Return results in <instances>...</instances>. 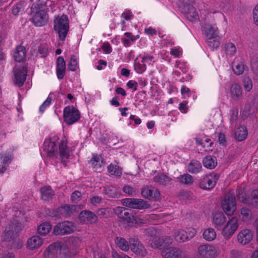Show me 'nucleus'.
Returning <instances> with one entry per match:
<instances>
[{
	"mask_svg": "<svg viewBox=\"0 0 258 258\" xmlns=\"http://www.w3.org/2000/svg\"><path fill=\"white\" fill-rule=\"evenodd\" d=\"M54 29L58 34L59 39L63 41L69 30V22L68 17L62 15L54 20Z\"/></svg>",
	"mask_w": 258,
	"mask_h": 258,
	"instance_id": "nucleus-1",
	"label": "nucleus"
},
{
	"mask_svg": "<svg viewBox=\"0 0 258 258\" xmlns=\"http://www.w3.org/2000/svg\"><path fill=\"white\" fill-rule=\"evenodd\" d=\"M222 207L227 215H232L236 209L235 196L234 191L230 190L226 193L221 202Z\"/></svg>",
	"mask_w": 258,
	"mask_h": 258,
	"instance_id": "nucleus-2",
	"label": "nucleus"
},
{
	"mask_svg": "<svg viewBox=\"0 0 258 258\" xmlns=\"http://www.w3.org/2000/svg\"><path fill=\"white\" fill-rule=\"evenodd\" d=\"M76 229L72 222L65 221L58 223L54 226L53 233L55 235H65L73 233Z\"/></svg>",
	"mask_w": 258,
	"mask_h": 258,
	"instance_id": "nucleus-3",
	"label": "nucleus"
},
{
	"mask_svg": "<svg viewBox=\"0 0 258 258\" xmlns=\"http://www.w3.org/2000/svg\"><path fill=\"white\" fill-rule=\"evenodd\" d=\"M63 116L65 122L71 125L80 119V115L79 110L73 106H68L64 108Z\"/></svg>",
	"mask_w": 258,
	"mask_h": 258,
	"instance_id": "nucleus-4",
	"label": "nucleus"
},
{
	"mask_svg": "<svg viewBox=\"0 0 258 258\" xmlns=\"http://www.w3.org/2000/svg\"><path fill=\"white\" fill-rule=\"evenodd\" d=\"M114 212L120 219L125 221L128 226H133V220H134L135 215L133 211L123 207H118L114 209Z\"/></svg>",
	"mask_w": 258,
	"mask_h": 258,
	"instance_id": "nucleus-5",
	"label": "nucleus"
},
{
	"mask_svg": "<svg viewBox=\"0 0 258 258\" xmlns=\"http://www.w3.org/2000/svg\"><path fill=\"white\" fill-rule=\"evenodd\" d=\"M23 227V225L21 222L18 220L13 221L9 227L6 228L4 239L6 241H11L12 238L22 230Z\"/></svg>",
	"mask_w": 258,
	"mask_h": 258,
	"instance_id": "nucleus-6",
	"label": "nucleus"
},
{
	"mask_svg": "<svg viewBox=\"0 0 258 258\" xmlns=\"http://www.w3.org/2000/svg\"><path fill=\"white\" fill-rule=\"evenodd\" d=\"M122 203L124 206L133 209H148L150 207V205L147 202L142 199H125Z\"/></svg>",
	"mask_w": 258,
	"mask_h": 258,
	"instance_id": "nucleus-7",
	"label": "nucleus"
},
{
	"mask_svg": "<svg viewBox=\"0 0 258 258\" xmlns=\"http://www.w3.org/2000/svg\"><path fill=\"white\" fill-rule=\"evenodd\" d=\"M237 228V218L232 217L223 228L222 233L224 238L228 239L234 233Z\"/></svg>",
	"mask_w": 258,
	"mask_h": 258,
	"instance_id": "nucleus-8",
	"label": "nucleus"
},
{
	"mask_svg": "<svg viewBox=\"0 0 258 258\" xmlns=\"http://www.w3.org/2000/svg\"><path fill=\"white\" fill-rule=\"evenodd\" d=\"M142 195L150 200L158 201L160 199V193L159 190L154 187L147 186L142 188Z\"/></svg>",
	"mask_w": 258,
	"mask_h": 258,
	"instance_id": "nucleus-9",
	"label": "nucleus"
},
{
	"mask_svg": "<svg viewBox=\"0 0 258 258\" xmlns=\"http://www.w3.org/2000/svg\"><path fill=\"white\" fill-rule=\"evenodd\" d=\"M15 84L19 87L23 85L27 75L26 68L23 66H18L14 69Z\"/></svg>",
	"mask_w": 258,
	"mask_h": 258,
	"instance_id": "nucleus-10",
	"label": "nucleus"
},
{
	"mask_svg": "<svg viewBox=\"0 0 258 258\" xmlns=\"http://www.w3.org/2000/svg\"><path fill=\"white\" fill-rule=\"evenodd\" d=\"M198 253L200 258H212L216 251L213 246L207 244L200 245L198 248Z\"/></svg>",
	"mask_w": 258,
	"mask_h": 258,
	"instance_id": "nucleus-11",
	"label": "nucleus"
},
{
	"mask_svg": "<svg viewBox=\"0 0 258 258\" xmlns=\"http://www.w3.org/2000/svg\"><path fill=\"white\" fill-rule=\"evenodd\" d=\"M79 219L81 222L93 224L97 223V216L93 212L89 210H83L79 215Z\"/></svg>",
	"mask_w": 258,
	"mask_h": 258,
	"instance_id": "nucleus-12",
	"label": "nucleus"
},
{
	"mask_svg": "<svg viewBox=\"0 0 258 258\" xmlns=\"http://www.w3.org/2000/svg\"><path fill=\"white\" fill-rule=\"evenodd\" d=\"M32 20L36 26H42L47 22L48 15L44 10H39L36 12Z\"/></svg>",
	"mask_w": 258,
	"mask_h": 258,
	"instance_id": "nucleus-13",
	"label": "nucleus"
},
{
	"mask_svg": "<svg viewBox=\"0 0 258 258\" xmlns=\"http://www.w3.org/2000/svg\"><path fill=\"white\" fill-rule=\"evenodd\" d=\"M182 251L178 248L170 247L162 251V255L165 258H181Z\"/></svg>",
	"mask_w": 258,
	"mask_h": 258,
	"instance_id": "nucleus-14",
	"label": "nucleus"
},
{
	"mask_svg": "<svg viewBox=\"0 0 258 258\" xmlns=\"http://www.w3.org/2000/svg\"><path fill=\"white\" fill-rule=\"evenodd\" d=\"M185 16L190 21L194 22L199 19V15L196 9L189 4L184 6Z\"/></svg>",
	"mask_w": 258,
	"mask_h": 258,
	"instance_id": "nucleus-15",
	"label": "nucleus"
},
{
	"mask_svg": "<svg viewBox=\"0 0 258 258\" xmlns=\"http://www.w3.org/2000/svg\"><path fill=\"white\" fill-rule=\"evenodd\" d=\"M252 235V232L250 230L244 229L238 234V241L242 244H246L251 240Z\"/></svg>",
	"mask_w": 258,
	"mask_h": 258,
	"instance_id": "nucleus-16",
	"label": "nucleus"
},
{
	"mask_svg": "<svg viewBox=\"0 0 258 258\" xmlns=\"http://www.w3.org/2000/svg\"><path fill=\"white\" fill-rule=\"evenodd\" d=\"M215 186V181L210 176L206 175L200 179L199 186L202 189L210 190Z\"/></svg>",
	"mask_w": 258,
	"mask_h": 258,
	"instance_id": "nucleus-17",
	"label": "nucleus"
},
{
	"mask_svg": "<svg viewBox=\"0 0 258 258\" xmlns=\"http://www.w3.org/2000/svg\"><path fill=\"white\" fill-rule=\"evenodd\" d=\"M43 150L49 156H53L57 153V148L54 141L46 140L43 144Z\"/></svg>",
	"mask_w": 258,
	"mask_h": 258,
	"instance_id": "nucleus-18",
	"label": "nucleus"
},
{
	"mask_svg": "<svg viewBox=\"0 0 258 258\" xmlns=\"http://www.w3.org/2000/svg\"><path fill=\"white\" fill-rule=\"evenodd\" d=\"M66 72V62L62 57L59 56L57 59L56 75L59 80L62 79Z\"/></svg>",
	"mask_w": 258,
	"mask_h": 258,
	"instance_id": "nucleus-19",
	"label": "nucleus"
},
{
	"mask_svg": "<svg viewBox=\"0 0 258 258\" xmlns=\"http://www.w3.org/2000/svg\"><path fill=\"white\" fill-rule=\"evenodd\" d=\"M26 51L24 46L21 45H18L15 49L14 57L15 61L22 62L26 58Z\"/></svg>",
	"mask_w": 258,
	"mask_h": 258,
	"instance_id": "nucleus-20",
	"label": "nucleus"
},
{
	"mask_svg": "<svg viewBox=\"0 0 258 258\" xmlns=\"http://www.w3.org/2000/svg\"><path fill=\"white\" fill-rule=\"evenodd\" d=\"M43 243L42 239L38 235H34L27 241V247L30 249L39 247Z\"/></svg>",
	"mask_w": 258,
	"mask_h": 258,
	"instance_id": "nucleus-21",
	"label": "nucleus"
},
{
	"mask_svg": "<svg viewBox=\"0 0 258 258\" xmlns=\"http://www.w3.org/2000/svg\"><path fill=\"white\" fill-rule=\"evenodd\" d=\"M226 222V217L222 212L216 213L213 218L214 226L217 229L220 228Z\"/></svg>",
	"mask_w": 258,
	"mask_h": 258,
	"instance_id": "nucleus-22",
	"label": "nucleus"
},
{
	"mask_svg": "<svg viewBox=\"0 0 258 258\" xmlns=\"http://www.w3.org/2000/svg\"><path fill=\"white\" fill-rule=\"evenodd\" d=\"M230 92L232 98L235 100H238L242 97V89L237 83H234L231 86Z\"/></svg>",
	"mask_w": 258,
	"mask_h": 258,
	"instance_id": "nucleus-23",
	"label": "nucleus"
},
{
	"mask_svg": "<svg viewBox=\"0 0 258 258\" xmlns=\"http://www.w3.org/2000/svg\"><path fill=\"white\" fill-rule=\"evenodd\" d=\"M203 164L207 168L214 169L217 165V158L215 156H207L203 159Z\"/></svg>",
	"mask_w": 258,
	"mask_h": 258,
	"instance_id": "nucleus-24",
	"label": "nucleus"
},
{
	"mask_svg": "<svg viewBox=\"0 0 258 258\" xmlns=\"http://www.w3.org/2000/svg\"><path fill=\"white\" fill-rule=\"evenodd\" d=\"M77 207L75 205H64L60 207L61 214L62 217L68 218L71 216L73 211L76 210Z\"/></svg>",
	"mask_w": 258,
	"mask_h": 258,
	"instance_id": "nucleus-25",
	"label": "nucleus"
},
{
	"mask_svg": "<svg viewBox=\"0 0 258 258\" xmlns=\"http://www.w3.org/2000/svg\"><path fill=\"white\" fill-rule=\"evenodd\" d=\"M247 136V131L245 126H239L235 133L234 138L238 141L244 140Z\"/></svg>",
	"mask_w": 258,
	"mask_h": 258,
	"instance_id": "nucleus-26",
	"label": "nucleus"
},
{
	"mask_svg": "<svg viewBox=\"0 0 258 258\" xmlns=\"http://www.w3.org/2000/svg\"><path fill=\"white\" fill-rule=\"evenodd\" d=\"M153 179L155 182L164 185L169 184L172 180L171 178L163 173L157 174L154 177Z\"/></svg>",
	"mask_w": 258,
	"mask_h": 258,
	"instance_id": "nucleus-27",
	"label": "nucleus"
},
{
	"mask_svg": "<svg viewBox=\"0 0 258 258\" xmlns=\"http://www.w3.org/2000/svg\"><path fill=\"white\" fill-rule=\"evenodd\" d=\"M203 32L207 38L214 37L218 35L217 29L213 27L211 25L206 24L204 26Z\"/></svg>",
	"mask_w": 258,
	"mask_h": 258,
	"instance_id": "nucleus-28",
	"label": "nucleus"
},
{
	"mask_svg": "<svg viewBox=\"0 0 258 258\" xmlns=\"http://www.w3.org/2000/svg\"><path fill=\"white\" fill-rule=\"evenodd\" d=\"M173 236L175 240L179 242L187 241L185 230L182 229L174 230Z\"/></svg>",
	"mask_w": 258,
	"mask_h": 258,
	"instance_id": "nucleus-29",
	"label": "nucleus"
},
{
	"mask_svg": "<svg viewBox=\"0 0 258 258\" xmlns=\"http://www.w3.org/2000/svg\"><path fill=\"white\" fill-rule=\"evenodd\" d=\"M58 144L60 157L61 159H68L70 156V153L67 144L64 141H61Z\"/></svg>",
	"mask_w": 258,
	"mask_h": 258,
	"instance_id": "nucleus-30",
	"label": "nucleus"
},
{
	"mask_svg": "<svg viewBox=\"0 0 258 258\" xmlns=\"http://www.w3.org/2000/svg\"><path fill=\"white\" fill-rule=\"evenodd\" d=\"M232 70L234 74L237 75H240L242 74L245 69H247V67L244 64V63L242 61L236 62L235 61L232 63Z\"/></svg>",
	"mask_w": 258,
	"mask_h": 258,
	"instance_id": "nucleus-31",
	"label": "nucleus"
},
{
	"mask_svg": "<svg viewBox=\"0 0 258 258\" xmlns=\"http://www.w3.org/2000/svg\"><path fill=\"white\" fill-rule=\"evenodd\" d=\"M105 194L110 198H117L120 195L119 189L112 185L105 187Z\"/></svg>",
	"mask_w": 258,
	"mask_h": 258,
	"instance_id": "nucleus-32",
	"label": "nucleus"
},
{
	"mask_svg": "<svg viewBox=\"0 0 258 258\" xmlns=\"http://www.w3.org/2000/svg\"><path fill=\"white\" fill-rule=\"evenodd\" d=\"M41 199L43 200L47 201L52 198L54 195L53 191L50 186H44L40 189Z\"/></svg>",
	"mask_w": 258,
	"mask_h": 258,
	"instance_id": "nucleus-33",
	"label": "nucleus"
},
{
	"mask_svg": "<svg viewBox=\"0 0 258 258\" xmlns=\"http://www.w3.org/2000/svg\"><path fill=\"white\" fill-rule=\"evenodd\" d=\"M201 168V164L197 160H192L188 165V171L191 173H199Z\"/></svg>",
	"mask_w": 258,
	"mask_h": 258,
	"instance_id": "nucleus-34",
	"label": "nucleus"
},
{
	"mask_svg": "<svg viewBox=\"0 0 258 258\" xmlns=\"http://www.w3.org/2000/svg\"><path fill=\"white\" fill-rule=\"evenodd\" d=\"M115 242L118 247L123 251H127L130 248L128 241L124 238L117 237L115 239Z\"/></svg>",
	"mask_w": 258,
	"mask_h": 258,
	"instance_id": "nucleus-35",
	"label": "nucleus"
},
{
	"mask_svg": "<svg viewBox=\"0 0 258 258\" xmlns=\"http://www.w3.org/2000/svg\"><path fill=\"white\" fill-rule=\"evenodd\" d=\"M203 235L206 240L211 241L216 238V233L213 228H209L205 230Z\"/></svg>",
	"mask_w": 258,
	"mask_h": 258,
	"instance_id": "nucleus-36",
	"label": "nucleus"
},
{
	"mask_svg": "<svg viewBox=\"0 0 258 258\" xmlns=\"http://www.w3.org/2000/svg\"><path fill=\"white\" fill-rule=\"evenodd\" d=\"M51 228V225L49 223L44 222L38 226L37 232L41 235H46L49 232Z\"/></svg>",
	"mask_w": 258,
	"mask_h": 258,
	"instance_id": "nucleus-37",
	"label": "nucleus"
},
{
	"mask_svg": "<svg viewBox=\"0 0 258 258\" xmlns=\"http://www.w3.org/2000/svg\"><path fill=\"white\" fill-rule=\"evenodd\" d=\"M131 250L136 254L143 256L147 254L146 249L140 242L135 246H132Z\"/></svg>",
	"mask_w": 258,
	"mask_h": 258,
	"instance_id": "nucleus-38",
	"label": "nucleus"
},
{
	"mask_svg": "<svg viewBox=\"0 0 258 258\" xmlns=\"http://www.w3.org/2000/svg\"><path fill=\"white\" fill-rule=\"evenodd\" d=\"M208 46L212 49L218 48L220 45L219 37L218 35L207 38Z\"/></svg>",
	"mask_w": 258,
	"mask_h": 258,
	"instance_id": "nucleus-39",
	"label": "nucleus"
},
{
	"mask_svg": "<svg viewBox=\"0 0 258 258\" xmlns=\"http://www.w3.org/2000/svg\"><path fill=\"white\" fill-rule=\"evenodd\" d=\"M250 206L258 208V189L253 190L249 194Z\"/></svg>",
	"mask_w": 258,
	"mask_h": 258,
	"instance_id": "nucleus-40",
	"label": "nucleus"
},
{
	"mask_svg": "<svg viewBox=\"0 0 258 258\" xmlns=\"http://www.w3.org/2000/svg\"><path fill=\"white\" fill-rule=\"evenodd\" d=\"M241 216L242 221H248L251 219L252 214L249 209L246 207H243L241 209Z\"/></svg>",
	"mask_w": 258,
	"mask_h": 258,
	"instance_id": "nucleus-41",
	"label": "nucleus"
},
{
	"mask_svg": "<svg viewBox=\"0 0 258 258\" xmlns=\"http://www.w3.org/2000/svg\"><path fill=\"white\" fill-rule=\"evenodd\" d=\"M103 161L102 157L97 155H94L93 157L90 161L92 166L94 168L96 169L101 168Z\"/></svg>",
	"mask_w": 258,
	"mask_h": 258,
	"instance_id": "nucleus-42",
	"label": "nucleus"
},
{
	"mask_svg": "<svg viewBox=\"0 0 258 258\" xmlns=\"http://www.w3.org/2000/svg\"><path fill=\"white\" fill-rule=\"evenodd\" d=\"M179 182L185 184H191L194 182V179L191 175L189 174H185L180 175L177 178Z\"/></svg>",
	"mask_w": 258,
	"mask_h": 258,
	"instance_id": "nucleus-43",
	"label": "nucleus"
},
{
	"mask_svg": "<svg viewBox=\"0 0 258 258\" xmlns=\"http://www.w3.org/2000/svg\"><path fill=\"white\" fill-rule=\"evenodd\" d=\"M238 200L244 203L250 205L249 195L247 197L245 193L242 190H238L237 194Z\"/></svg>",
	"mask_w": 258,
	"mask_h": 258,
	"instance_id": "nucleus-44",
	"label": "nucleus"
},
{
	"mask_svg": "<svg viewBox=\"0 0 258 258\" xmlns=\"http://www.w3.org/2000/svg\"><path fill=\"white\" fill-rule=\"evenodd\" d=\"M225 51L227 55L232 56L234 55L236 51V48L235 45L231 42H228L225 44Z\"/></svg>",
	"mask_w": 258,
	"mask_h": 258,
	"instance_id": "nucleus-45",
	"label": "nucleus"
},
{
	"mask_svg": "<svg viewBox=\"0 0 258 258\" xmlns=\"http://www.w3.org/2000/svg\"><path fill=\"white\" fill-rule=\"evenodd\" d=\"M152 247L154 248H158L163 247L162 241L161 237H154L150 240V243Z\"/></svg>",
	"mask_w": 258,
	"mask_h": 258,
	"instance_id": "nucleus-46",
	"label": "nucleus"
},
{
	"mask_svg": "<svg viewBox=\"0 0 258 258\" xmlns=\"http://www.w3.org/2000/svg\"><path fill=\"white\" fill-rule=\"evenodd\" d=\"M62 246L61 243L57 241L50 244L46 249V250L49 252H55L54 251H57L58 249H61Z\"/></svg>",
	"mask_w": 258,
	"mask_h": 258,
	"instance_id": "nucleus-47",
	"label": "nucleus"
},
{
	"mask_svg": "<svg viewBox=\"0 0 258 258\" xmlns=\"http://www.w3.org/2000/svg\"><path fill=\"white\" fill-rule=\"evenodd\" d=\"M243 87L245 91L249 92L252 88L251 80L249 77L244 78L243 81Z\"/></svg>",
	"mask_w": 258,
	"mask_h": 258,
	"instance_id": "nucleus-48",
	"label": "nucleus"
},
{
	"mask_svg": "<svg viewBox=\"0 0 258 258\" xmlns=\"http://www.w3.org/2000/svg\"><path fill=\"white\" fill-rule=\"evenodd\" d=\"M24 7V3L22 2H20L19 3L15 5L12 9V13L13 15L17 16L18 15L19 12L22 10L23 9Z\"/></svg>",
	"mask_w": 258,
	"mask_h": 258,
	"instance_id": "nucleus-49",
	"label": "nucleus"
},
{
	"mask_svg": "<svg viewBox=\"0 0 258 258\" xmlns=\"http://www.w3.org/2000/svg\"><path fill=\"white\" fill-rule=\"evenodd\" d=\"M133 221V225L135 224L137 226H142L144 224L146 223L147 221L146 219L138 217L135 215H134Z\"/></svg>",
	"mask_w": 258,
	"mask_h": 258,
	"instance_id": "nucleus-50",
	"label": "nucleus"
},
{
	"mask_svg": "<svg viewBox=\"0 0 258 258\" xmlns=\"http://www.w3.org/2000/svg\"><path fill=\"white\" fill-rule=\"evenodd\" d=\"M82 194L78 190H75L73 192L71 196V200L74 203H77L81 199Z\"/></svg>",
	"mask_w": 258,
	"mask_h": 258,
	"instance_id": "nucleus-51",
	"label": "nucleus"
},
{
	"mask_svg": "<svg viewBox=\"0 0 258 258\" xmlns=\"http://www.w3.org/2000/svg\"><path fill=\"white\" fill-rule=\"evenodd\" d=\"M50 216L54 218L55 219H58L62 217V216L61 214V210L60 209V207L55 209L52 210L50 212Z\"/></svg>",
	"mask_w": 258,
	"mask_h": 258,
	"instance_id": "nucleus-52",
	"label": "nucleus"
},
{
	"mask_svg": "<svg viewBox=\"0 0 258 258\" xmlns=\"http://www.w3.org/2000/svg\"><path fill=\"white\" fill-rule=\"evenodd\" d=\"M186 232V236L187 238V240H190L192 238H193L196 234L197 231L195 228H187Z\"/></svg>",
	"mask_w": 258,
	"mask_h": 258,
	"instance_id": "nucleus-53",
	"label": "nucleus"
},
{
	"mask_svg": "<svg viewBox=\"0 0 258 258\" xmlns=\"http://www.w3.org/2000/svg\"><path fill=\"white\" fill-rule=\"evenodd\" d=\"M108 168L109 172L112 175L119 176L121 174V171L116 168V166H113L111 165L108 167Z\"/></svg>",
	"mask_w": 258,
	"mask_h": 258,
	"instance_id": "nucleus-54",
	"label": "nucleus"
},
{
	"mask_svg": "<svg viewBox=\"0 0 258 258\" xmlns=\"http://www.w3.org/2000/svg\"><path fill=\"white\" fill-rule=\"evenodd\" d=\"M163 247L168 246L172 242V238L169 236H163L161 237Z\"/></svg>",
	"mask_w": 258,
	"mask_h": 258,
	"instance_id": "nucleus-55",
	"label": "nucleus"
},
{
	"mask_svg": "<svg viewBox=\"0 0 258 258\" xmlns=\"http://www.w3.org/2000/svg\"><path fill=\"white\" fill-rule=\"evenodd\" d=\"M77 67V60L73 57H71L70 62L68 64V69L70 71H75Z\"/></svg>",
	"mask_w": 258,
	"mask_h": 258,
	"instance_id": "nucleus-56",
	"label": "nucleus"
},
{
	"mask_svg": "<svg viewBox=\"0 0 258 258\" xmlns=\"http://www.w3.org/2000/svg\"><path fill=\"white\" fill-rule=\"evenodd\" d=\"M38 51L42 56L45 57L47 54L48 48L45 45H40L38 47Z\"/></svg>",
	"mask_w": 258,
	"mask_h": 258,
	"instance_id": "nucleus-57",
	"label": "nucleus"
},
{
	"mask_svg": "<svg viewBox=\"0 0 258 258\" xmlns=\"http://www.w3.org/2000/svg\"><path fill=\"white\" fill-rule=\"evenodd\" d=\"M135 69L137 73L141 74L146 70V66L145 64L137 63L135 66Z\"/></svg>",
	"mask_w": 258,
	"mask_h": 258,
	"instance_id": "nucleus-58",
	"label": "nucleus"
},
{
	"mask_svg": "<svg viewBox=\"0 0 258 258\" xmlns=\"http://www.w3.org/2000/svg\"><path fill=\"white\" fill-rule=\"evenodd\" d=\"M218 141L220 145H222L223 146H226V137L225 135L223 133H220L218 134Z\"/></svg>",
	"mask_w": 258,
	"mask_h": 258,
	"instance_id": "nucleus-59",
	"label": "nucleus"
},
{
	"mask_svg": "<svg viewBox=\"0 0 258 258\" xmlns=\"http://www.w3.org/2000/svg\"><path fill=\"white\" fill-rule=\"evenodd\" d=\"M130 247H131V248H132V246H135L140 243V242L139 241V239L137 236H134L133 237H130L128 239Z\"/></svg>",
	"mask_w": 258,
	"mask_h": 258,
	"instance_id": "nucleus-60",
	"label": "nucleus"
},
{
	"mask_svg": "<svg viewBox=\"0 0 258 258\" xmlns=\"http://www.w3.org/2000/svg\"><path fill=\"white\" fill-rule=\"evenodd\" d=\"M123 191L128 195L133 196L136 195V190L134 188L130 186H124L123 188Z\"/></svg>",
	"mask_w": 258,
	"mask_h": 258,
	"instance_id": "nucleus-61",
	"label": "nucleus"
},
{
	"mask_svg": "<svg viewBox=\"0 0 258 258\" xmlns=\"http://www.w3.org/2000/svg\"><path fill=\"white\" fill-rule=\"evenodd\" d=\"M51 102V98L49 97L46 99V100L43 102V103L40 107L39 110L41 112H44L45 109V107L48 106Z\"/></svg>",
	"mask_w": 258,
	"mask_h": 258,
	"instance_id": "nucleus-62",
	"label": "nucleus"
},
{
	"mask_svg": "<svg viewBox=\"0 0 258 258\" xmlns=\"http://www.w3.org/2000/svg\"><path fill=\"white\" fill-rule=\"evenodd\" d=\"M112 258H128V256L123 253H118L115 251H112Z\"/></svg>",
	"mask_w": 258,
	"mask_h": 258,
	"instance_id": "nucleus-63",
	"label": "nucleus"
},
{
	"mask_svg": "<svg viewBox=\"0 0 258 258\" xmlns=\"http://www.w3.org/2000/svg\"><path fill=\"white\" fill-rule=\"evenodd\" d=\"M253 15L255 24L258 26V4L255 7L253 11Z\"/></svg>",
	"mask_w": 258,
	"mask_h": 258,
	"instance_id": "nucleus-64",
	"label": "nucleus"
}]
</instances>
